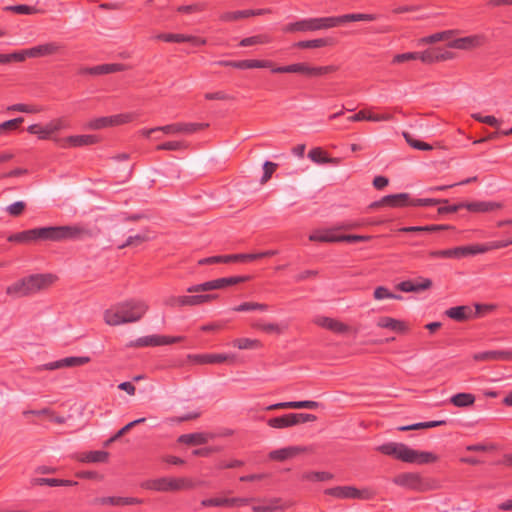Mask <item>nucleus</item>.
Returning a JSON list of instances; mask_svg holds the SVG:
<instances>
[{"instance_id": "f257e3e1", "label": "nucleus", "mask_w": 512, "mask_h": 512, "mask_svg": "<svg viewBox=\"0 0 512 512\" xmlns=\"http://www.w3.org/2000/svg\"><path fill=\"white\" fill-rule=\"evenodd\" d=\"M142 300L131 299L118 303L104 312V321L110 326H118L139 321L148 311Z\"/></svg>"}, {"instance_id": "f03ea898", "label": "nucleus", "mask_w": 512, "mask_h": 512, "mask_svg": "<svg viewBox=\"0 0 512 512\" xmlns=\"http://www.w3.org/2000/svg\"><path fill=\"white\" fill-rule=\"evenodd\" d=\"M376 450L405 463L423 465L434 463L438 460V456L432 452L417 451L403 443L388 442L378 446Z\"/></svg>"}, {"instance_id": "7ed1b4c3", "label": "nucleus", "mask_w": 512, "mask_h": 512, "mask_svg": "<svg viewBox=\"0 0 512 512\" xmlns=\"http://www.w3.org/2000/svg\"><path fill=\"white\" fill-rule=\"evenodd\" d=\"M36 243L62 242L66 240L80 239L84 236H91L90 230L78 225L45 226L33 228Z\"/></svg>"}, {"instance_id": "20e7f679", "label": "nucleus", "mask_w": 512, "mask_h": 512, "mask_svg": "<svg viewBox=\"0 0 512 512\" xmlns=\"http://www.w3.org/2000/svg\"><path fill=\"white\" fill-rule=\"evenodd\" d=\"M54 280L51 274H34L24 277L8 286L6 293L15 297H26L49 287Z\"/></svg>"}, {"instance_id": "39448f33", "label": "nucleus", "mask_w": 512, "mask_h": 512, "mask_svg": "<svg viewBox=\"0 0 512 512\" xmlns=\"http://www.w3.org/2000/svg\"><path fill=\"white\" fill-rule=\"evenodd\" d=\"M141 488L156 492H174L193 487V482L185 477H160L156 479H148L140 484Z\"/></svg>"}, {"instance_id": "423d86ee", "label": "nucleus", "mask_w": 512, "mask_h": 512, "mask_svg": "<svg viewBox=\"0 0 512 512\" xmlns=\"http://www.w3.org/2000/svg\"><path fill=\"white\" fill-rule=\"evenodd\" d=\"M270 69L272 73H297L305 75L307 77H321L336 72L338 70V67L335 65L310 66L306 62H298L286 66L277 67L273 64L272 68Z\"/></svg>"}, {"instance_id": "0eeeda50", "label": "nucleus", "mask_w": 512, "mask_h": 512, "mask_svg": "<svg viewBox=\"0 0 512 512\" xmlns=\"http://www.w3.org/2000/svg\"><path fill=\"white\" fill-rule=\"evenodd\" d=\"M250 279H251L250 275L217 278V279L206 281L204 283L192 285L187 288V292L188 293H199V292H209L212 290L224 289L229 286L247 282Z\"/></svg>"}, {"instance_id": "6e6552de", "label": "nucleus", "mask_w": 512, "mask_h": 512, "mask_svg": "<svg viewBox=\"0 0 512 512\" xmlns=\"http://www.w3.org/2000/svg\"><path fill=\"white\" fill-rule=\"evenodd\" d=\"M330 29L329 16L301 19L283 27L285 33L315 32Z\"/></svg>"}, {"instance_id": "1a4fd4ad", "label": "nucleus", "mask_w": 512, "mask_h": 512, "mask_svg": "<svg viewBox=\"0 0 512 512\" xmlns=\"http://www.w3.org/2000/svg\"><path fill=\"white\" fill-rule=\"evenodd\" d=\"M324 494L337 499H362L370 500L373 498V492L368 489H358L354 486H336L324 490Z\"/></svg>"}, {"instance_id": "9d476101", "label": "nucleus", "mask_w": 512, "mask_h": 512, "mask_svg": "<svg viewBox=\"0 0 512 512\" xmlns=\"http://www.w3.org/2000/svg\"><path fill=\"white\" fill-rule=\"evenodd\" d=\"M137 118V114L133 112L129 113H121L111 116H103L99 118L92 119L88 123V128L91 130H101L107 127L119 126L122 124H126L132 122Z\"/></svg>"}, {"instance_id": "9b49d317", "label": "nucleus", "mask_w": 512, "mask_h": 512, "mask_svg": "<svg viewBox=\"0 0 512 512\" xmlns=\"http://www.w3.org/2000/svg\"><path fill=\"white\" fill-rule=\"evenodd\" d=\"M63 48L64 46L58 42H48L29 49H24L18 51V54L23 56L21 59H19V62L25 61L28 57L39 58L54 55L59 53Z\"/></svg>"}, {"instance_id": "f8f14e48", "label": "nucleus", "mask_w": 512, "mask_h": 512, "mask_svg": "<svg viewBox=\"0 0 512 512\" xmlns=\"http://www.w3.org/2000/svg\"><path fill=\"white\" fill-rule=\"evenodd\" d=\"M215 65L223 67H233L237 69H253V68H272L273 61L271 60H257V59H245V60H219L214 62Z\"/></svg>"}, {"instance_id": "ddd939ff", "label": "nucleus", "mask_w": 512, "mask_h": 512, "mask_svg": "<svg viewBox=\"0 0 512 512\" xmlns=\"http://www.w3.org/2000/svg\"><path fill=\"white\" fill-rule=\"evenodd\" d=\"M55 141L62 148L90 146L99 142L96 135H71L65 138H56Z\"/></svg>"}, {"instance_id": "4468645a", "label": "nucleus", "mask_w": 512, "mask_h": 512, "mask_svg": "<svg viewBox=\"0 0 512 512\" xmlns=\"http://www.w3.org/2000/svg\"><path fill=\"white\" fill-rule=\"evenodd\" d=\"M208 126H209L208 123H174V124H169V125H165L162 127H157V129H161V131L166 134H176V133L192 134L197 131L204 130Z\"/></svg>"}, {"instance_id": "2eb2a0df", "label": "nucleus", "mask_w": 512, "mask_h": 512, "mask_svg": "<svg viewBox=\"0 0 512 512\" xmlns=\"http://www.w3.org/2000/svg\"><path fill=\"white\" fill-rule=\"evenodd\" d=\"M188 360L195 364H220L224 362L234 363L235 356L227 354H189Z\"/></svg>"}, {"instance_id": "dca6fc26", "label": "nucleus", "mask_w": 512, "mask_h": 512, "mask_svg": "<svg viewBox=\"0 0 512 512\" xmlns=\"http://www.w3.org/2000/svg\"><path fill=\"white\" fill-rule=\"evenodd\" d=\"M377 16L375 14L365 13H352L339 16H329L330 28L338 27L348 22L356 21H375Z\"/></svg>"}, {"instance_id": "f3484780", "label": "nucleus", "mask_w": 512, "mask_h": 512, "mask_svg": "<svg viewBox=\"0 0 512 512\" xmlns=\"http://www.w3.org/2000/svg\"><path fill=\"white\" fill-rule=\"evenodd\" d=\"M91 361L89 356H70L44 365L46 370L83 366Z\"/></svg>"}, {"instance_id": "a211bd4d", "label": "nucleus", "mask_w": 512, "mask_h": 512, "mask_svg": "<svg viewBox=\"0 0 512 512\" xmlns=\"http://www.w3.org/2000/svg\"><path fill=\"white\" fill-rule=\"evenodd\" d=\"M124 70L123 64L112 63V64H101L93 67H82L78 70L79 75H106Z\"/></svg>"}, {"instance_id": "6ab92c4d", "label": "nucleus", "mask_w": 512, "mask_h": 512, "mask_svg": "<svg viewBox=\"0 0 512 512\" xmlns=\"http://www.w3.org/2000/svg\"><path fill=\"white\" fill-rule=\"evenodd\" d=\"M473 360L476 362H491V361H512V350H490L473 354Z\"/></svg>"}, {"instance_id": "aec40b11", "label": "nucleus", "mask_w": 512, "mask_h": 512, "mask_svg": "<svg viewBox=\"0 0 512 512\" xmlns=\"http://www.w3.org/2000/svg\"><path fill=\"white\" fill-rule=\"evenodd\" d=\"M218 299L219 294L208 293L189 296H178L176 301H178V306H198Z\"/></svg>"}, {"instance_id": "412c9836", "label": "nucleus", "mask_w": 512, "mask_h": 512, "mask_svg": "<svg viewBox=\"0 0 512 512\" xmlns=\"http://www.w3.org/2000/svg\"><path fill=\"white\" fill-rule=\"evenodd\" d=\"M484 37L481 35H470L454 39L448 43L449 48L460 50H471L483 44Z\"/></svg>"}, {"instance_id": "4be33fe9", "label": "nucleus", "mask_w": 512, "mask_h": 512, "mask_svg": "<svg viewBox=\"0 0 512 512\" xmlns=\"http://www.w3.org/2000/svg\"><path fill=\"white\" fill-rule=\"evenodd\" d=\"M93 503L100 505L127 506L142 504L143 500L135 497L107 496L95 498Z\"/></svg>"}, {"instance_id": "5701e85b", "label": "nucleus", "mask_w": 512, "mask_h": 512, "mask_svg": "<svg viewBox=\"0 0 512 512\" xmlns=\"http://www.w3.org/2000/svg\"><path fill=\"white\" fill-rule=\"evenodd\" d=\"M159 40H162L167 43H182V42H191L195 46L205 45L206 39L189 36L184 34H174V33H163L159 34L156 37Z\"/></svg>"}, {"instance_id": "b1692460", "label": "nucleus", "mask_w": 512, "mask_h": 512, "mask_svg": "<svg viewBox=\"0 0 512 512\" xmlns=\"http://www.w3.org/2000/svg\"><path fill=\"white\" fill-rule=\"evenodd\" d=\"M377 326L383 329H389L398 334L408 332L409 326L405 321L398 320L389 316H382L377 321Z\"/></svg>"}, {"instance_id": "393cba45", "label": "nucleus", "mask_w": 512, "mask_h": 512, "mask_svg": "<svg viewBox=\"0 0 512 512\" xmlns=\"http://www.w3.org/2000/svg\"><path fill=\"white\" fill-rule=\"evenodd\" d=\"M445 315L457 322H465L474 319L475 313L468 305L454 306L445 311Z\"/></svg>"}, {"instance_id": "a878e982", "label": "nucleus", "mask_w": 512, "mask_h": 512, "mask_svg": "<svg viewBox=\"0 0 512 512\" xmlns=\"http://www.w3.org/2000/svg\"><path fill=\"white\" fill-rule=\"evenodd\" d=\"M315 323L318 326L330 330L336 334H344L350 330L349 326L345 323L330 317H318L315 320Z\"/></svg>"}, {"instance_id": "bb28decb", "label": "nucleus", "mask_w": 512, "mask_h": 512, "mask_svg": "<svg viewBox=\"0 0 512 512\" xmlns=\"http://www.w3.org/2000/svg\"><path fill=\"white\" fill-rule=\"evenodd\" d=\"M464 208L472 213H486L502 208V204L493 201L464 202Z\"/></svg>"}, {"instance_id": "cd10ccee", "label": "nucleus", "mask_w": 512, "mask_h": 512, "mask_svg": "<svg viewBox=\"0 0 512 512\" xmlns=\"http://www.w3.org/2000/svg\"><path fill=\"white\" fill-rule=\"evenodd\" d=\"M432 287V281L429 278H421L420 282L405 280L400 282L396 288L402 292H420Z\"/></svg>"}, {"instance_id": "c85d7f7f", "label": "nucleus", "mask_w": 512, "mask_h": 512, "mask_svg": "<svg viewBox=\"0 0 512 512\" xmlns=\"http://www.w3.org/2000/svg\"><path fill=\"white\" fill-rule=\"evenodd\" d=\"M335 41L331 37H325V38H317V39H311V40H301L293 44V47L299 48V49H315V48H322L326 46H332L334 45Z\"/></svg>"}, {"instance_id": "c756f323", "label": "nucleus", "mask_w": 512, "mask_h": 512, "mask_svg": "<svg viewBox=\"0 0 512 512\" xmlns=\"http://www.w3.org/2000/svg\"><path fill=\"white\" fill-rule=\"evenodd\" d=\"M304 451V448L297 446L285 447L273 450L269 453V458L274 461H285Z\"/></svg>"}, {"instance_id": "7c9ffc66", "label": "nucleus", "mask_w": 512, "mask_h": 512, "mask_svg": "<svg viewBox=\"0 0 512 512\" xmlns=\"http://www.w3.org/2000/svg\"><path fill=\"white\" fill-rule=\"evenodd\" d=\"M108 458L109 453L102 450L84 452L76 456V459L83 463H105Z\"/></svg>"}, {"instance_id": "2f4dec72", "label": "nucleus", "mask_w": 512, "mask_h": 512, "mask_svg": "<svg viewBox=\"0 0 512 512\" xmlns=\"http://www.w3.org/2000/svg\"><path fill=\"white\" fill-rule=\"evenodd\" d=\"M209 434L203 432L182 434L178 437V442L186 445H202L209 441Z\"/></svg>"}, {"instance_id": "473e14b6", "label": "nucleus", "mask_w": 512, "mask_h": 512, "mask_svg": "<svg viewBox=\"0 0 512 512\" xmlns=\"http://www.w3.org/2000/svg\"><path fill=\"white\" fill-rule=\"evenodd\" d=\"M421 482V477L417 473L406 472L395 477L394 483L400 486L416 488Z\"/></svg>"}, {"instance_id": "72a5a7b5", "label": "nucleus", "mask_w": 512, "mask_h": 512, "mask_svg": "<svg viewBox=\"0 0 512 512\" xmlns=\"http://www.w3.org/2000/svg\"><path fill=\"white\" fill-rule=\"evenodd\" d=\"M290 507V504L283 502L281 498H272L268 505L254 506V512H275L284 511Z\"/></svg>"}, {"instance_id": "f704fd0d", "label": "nucleus", "mask_w": 512, "mask_h": 512, "mask_svg": "<svg viewBox=\"0 0 512 512\" xmlns=\"http://www.w3.org/2000/svg\"><path fill=\"white\" fill-rule=\"evenodd\" d=\"M7 240L19 244H37L33 228L11 234Z\"/></svg>"}, {"instance_id": "c9c22d12", "label": "nucleus", "mask_w": 512, "mask_h": 512, "mask_svg": "<svg viewBox=\"0 0 512 512\" xmlns=\"http://www.w3.org/2000/svg\"><path fill=\"white\" fill-rule=\"evenodd\" d=\"M485 253L482 244L454 247V258L460 259L467 256Z\"/></svg>"}, {"instance_id": "e433bc0d", "label": "nucleus", "mask_w": 512, "mask_h": 512, "mask_svg": "<svg viewBox=\"0 0 512 512\" xmlns=\"http://www.w3.org/2000/svg\"><path fill=\"white\" fill-rule=\"evenodd\" d=\"M475 395L472 393H457L450 398L451 404L455 407L466 408L472 406L475 402Z\"/></svg>"}, {"instance_id": "4c0bfd02", "label": "nucleus", "mask_w": 512, "mask_h": 512, "mask_svg": "<svg viewBox=\"0 0 512 512\" xmlns=\"http://www.w3.org/2000/svg\"><path fill=\"white\" fill-rule=\"evenodd\" d=\"M267 423L272 428L282 429L295 426V419L292 417V413H289L279 417L270 418Z\"/></svg>"}, {"instance_id": "58836bf2", "label": "nucleus", "mask_w": 512, "mask_h": 512, "mask_svg": "<svg viewBox=\"0 0 512 512\" xmlns=\"http://www.w3.org/2000/svg\"><path fill=\"white\" fill-rule=\"evenodd\" d=\"M450 226L443 224H431L426 226H407L401 228L399 231L403 233H411V232H437L441 230L449 229Z\"/></svg>"}, {"instance_id": "ea45409f", "label": "nucleus", "mask_w": 512, "mask_h": 512, "mask_svg": "<svg viewBox=\"0 0 512 512\" xmlns=\"http://www.w3.org/2000/svg\"><path fill=\"white\" fill-rule=\"evenodd\" d=\"M410 206L413 207V198H411L409 193H399L391 195V208H403Z\"/></svg>"}, {"instance_id": "a19ab883", "label": "nucleus", "mask_w": 512, "mask_h": 512, "mask_svg": "<svg viewBox=\"0 0 512 512\" xmlns=\"http://www.w3.org/2000/svg\"><path fill=\"white\" fill-rule=\"evenodd\" d=\"M232 345L240 350L259 349L262 347L260 340L250 338H237L233 340Z\"/></svg>"}, {"instance_id": "79ce46f5", "label": "nucleus", "mask_w": 512, "mask_h": 512, "mask_svg": "<svg viewBox=\"0 0 512 512\" xmlns=\"http://www.w3.org/2000/svg\"><path fill=\"white\" fill-rule=\"evenodd\" d=\"M334 230H335V228L333 230L326 231L324 233H313L309 236V240L315 241V242H330V243L342 242V240L340 239V235H336L333 233Z\"/></svg>"}, {"instance_id": "37998d69", "label": "nucleus", "mask_w": 512, "mask_h": 512, "mask_svg": "<svg viewBox=\"0 0 512 512\" xmlns=\"http://www.w3.org/2000/svg\"><path fill=\"white\" fill-rule=\"evenodd\" d=\"M132 347H156L160 346V335H149L131 342Z\"/></svg>"}, {"instance_id": "c03bdc74", "label": "nucleus", "mask_w": 512, "mask_h": 512, "mask_svg": "<svg viewBox=\"0 0 512 512\" xmlns=\"http://www.w3.org/2000/svg\"><path fill=\"white\" fill-rule=\"evenodd\" d=\"M270 42H271L270 36H268L266 34H259V35H254V36L243 38L240 41L239 46L248 47V46L259 45V44H268Z\"/></svg>"}, {"instance_id": "a18cd8bd", "label": "nucleus", "mask_w": 512, "mask_h": 512, "mask_svg": "<svg viewBox=\"0 0 512 512\" xmlns=\"http://www.w3.org/2000/svg\"><path fill=\"white\" fill-rule=\"evenodd\" d=\"M249 17H250L249 9H247V10L224 12L219 16V19L223 22H234V21L246 19Z\"/></svg>"}, {"instance_id": "49530a36", "label": "nucleus", "mask_w": 512, "mask_h": 512, "mask_svg": "<svg viewBox=\"0 0 512 512\" xmlns=\"http://www.w3.org/2000/svg\"><path fill=\"white\" fill-rule=\"evenodd\" d=\"M23 122V117H17L0 123V135L19 129Z\"/></svg>"}, {"instance_id": "de8ad7c7", "label": "nucleus", "mask_w": 512, "mask_h": 512, "mask_svg": "<svg viewBox=\"0 0 512 512\" xmlns=\"http://www.w3.org/2000/svg\"><path fill=\"white\" fill-rule=\"evenodd\" d=\"M27 131L30 134L37 135L41 140L49 139L51 136V130L49 129L48 124L45 127H42L39 124H32L28 126Z\"/></svg>"}, {"instance_id": "09e8293b", "label": "nucleus", "mask_w": 512, "mask_h": 512, "mask_svg": "<svg viewBox=\"0 0 512 512\" xmlns=\"http://www.w3.org/2000/svg\"><path fill=\"white\" fill-rule=\"evenodd\" d=\"M403 136H404L406 142L414 149L423 150V151H428V150L433 149V147L430 144L413 138L412 135L409 134L408 132H403Z\"/></svg>"}, {"instance_id": "8fccbe9b", "label": "nucleus", "mask_w": 512, "mask_h": 512, "mask_svg": "<svg viewBox=\"0 0 512 512\" xmlns=\"http://www.w3.org/2000/svg\"><path fill=\"white\" fill-rule=\"evenodd\" d=\"M456 33H457L456 30H446V31H442V32H437V33H434L432 35L425 37L423 39V41L425 43H436L438 41L450 39L451 36H453Z\"/></svg>"}, {"instance_id": "3c124183", "label": "nucleus", "mask_w": 512, "mask_h": 512, "mask_svg": "<svg viewBox=\"0 0 512 512\" xmlns=\"http://www.w3.org/2000/svg\"><path fill=\"white\" fill-rule=\"evenodd\" d=\"M4 10L11 11L16 14H25V15L35 14L38 12V9L36 7L25 5V4L6 6L4 8Z\"/></svg>"}, {"instance_id": "603ef678", "label": "nucleus", "mask_w": 512, "mask_h": 512, "mask_svg": "<svg viewBox=\"0 0 512 512\" xmlns=\"http://www.w3.org/2000/svg\"><path fill=\"white\" fill-rule=\"evenodd\" d=\"M418 60L425 64H433L438 62L437 57V48L436 49H427L423 52H417Z\"/></svg>"}, {"instance_id": "864d4df0", "label": "nucleus", "mask_w": 512, "mask_h": 512, "mask_svg": "<svg viewBox=\"0 0 512 512\" xmlns=\"http://www.w3.org/2000/svg\"><path fill=\"white\" fill-rule=\"evenodd\" d=\"M187 148L184 141H167L156 146V150L178 151Z\"/></svg>"}, {"instance_id": "5fc2aeb1", "label": "nucleus", "mask_w": 512, "mask_h": 512, "mask_svg": "<svg viewBox=\"0 0 512 512\" xmlns=\"http://www.w3.org/2000/svg\"><path fill=\"white\" fill-rule=\"evenodd\" d=\"M252 327L254 329L261 330L265 333H276L280 334L282 332L280 326L276 323H262V322H255L252 324Z\"/></svg>"}, {"instance_id": "6e6d98bb", "label": "nucleus", "mask_w": 512, "mask_h": 512, "mask_svg": "<svg viewBox=\"0 0 512 512\" xmlns=\"http://www.w3.org/2000/svg\"><path fill=\"white\" fill-rule=\"evenodd\" d=\"M373 296L376 300H382V299H386V298H389V299H397V300H401L402 299V296L401 295H397V294H393L391 293L388 288L384 287V286H378L375 290H374V293H373Z\"/></svg>"}, {"instance_id": "4d7b16f0", "label": "nucleus", "mask_w": 512, "mask_h": 512, "mask_svg": "<svg viewBox=\"0 0 512 512\" xmlns=\"http://www.w3.org/2000/svg\"><path fill=\"white\" fill-rule=\"evenodd\" d=\"M333 474L325 471H314L304 475V478L310 481H328L333 479Z\"/></svg>"}, {"instance_id": "13d9d810", "label": "nucleus", "mask_w": 512, "mask_h": 512, "mask_svg": "<svg viewBox=\"0 0 512 512\" xmlns=\"http://www.w3.org/2000/svg\"><path fill=\"white\" fill-rule=\"evenodd\" d=\"M256 498L249 497H232L227 498V508L240 507L248 505L249 503L256 501Z\"/></svg>"}, {"instance_id": "bf43d9fd", "label": "nucleus", "mask_w": 512, "mask_h": 512, "mask_svg": "<svg viewBox=\"0 0 512 512\" xmlns=\"http://www.w3.org/2000/svg\"><path fill=\"white\" fill-rule=\"evenodd\" d=\"M26 209V203L17 201L6 207V211L13 217H18L23 214Z\"/></svg>"}, {"instance_id": "052dcab7", "label": "nucleus", "mask_w": 512, "mask_h": 512, "mask_svg": "<svg viewBox=\"0 0 512 512\" xmlns=\"http://www.w3.org/2000/svg\"><path fill=\"white\" fill-rule=\"evenodd\" d=\"M148 240V236L146 234H137L135 236H129L126 241L119 246L120 249H123L128 246H137Z\"/></svg>"}, {"instance_id": "680f3d73", "label": "nucleus", "mask_w": 512, "mask_h": 512, "mask_svg": "<svg viewBox=\"0 0 512 512\" xmlns=\"http://www.w3.org/2000/svg\"><path fill=\"white\" fill-rule=\"evenodd\" d=\"M327 153L321 147H315L308 153V157L315 163L324 164Z\"/></svg>"}, {"instance_id": "e2e57ef3", "label": "nucleus", "mask_w": 512, "mask_h": 512, "mask_svg": "<svg viewBox=\"0 0 512 512\" xmlns=\"http://www.w3.org/2000/svg\"><path fill=\"white\" fill-rule=\"evenodd\" d=\"M277 166L278 165L276 163L271 161H266L263 164V175L261 177L262 184L266 183L272 177V174L276 171Z\"/></svg>"}, {"instance_id": "0e129e2a", "label": "nucleus", "mask_w": 512, "mask_h": 512, "mask_svg": "<svg viewBox=\"0 0 512 512\" xmlns=\"http://www.w3.org/2000/svg\"><path fill=\"white\" fill-rule=\"evenodd\" d=\"M227 503L226 497H214L201 501V505L205 507H227Z\"/></svg>"}, {"instance_id": "69168bd1", "label": "nucleus", "mask_w": 512, "mask_h": 512, "mask_svg": "<svg viewBox=\"0 0 512 512\" xmlns=\"http://www.w3.org/2000/svg\"><path fill=\"white\" fill-rule=\"evenodd\" d=\"M445 420H436V421H428V422H418L409 425L411 430H419V429H427V428H434L437 426L445 425Z\"/></svg>"}, {"instance_id": "338daca9", "label": "nucleus", "mask_w": 512, "mask_h": 512, "mask_svg": "<svg viewBox=\"0 0 512 512\" xmlns=\"http://www.w3.org/2000/svg\"><path fill=\"white\" fill-rule=\"evenodd\" d=\"M340 239L342 242L355 243V242H368L373 239V236L370 235H340Z\"/></svg>"}, {"instance_id": "774afa93", "label": "nucleus", "mask_w": 512, "mask_h": 512, "mask_svg": "<svg viewBox=\"0 0 512 512\" xmlns=\"http://www.w3.org/2000/svg\"><path fill=\"white\" fill-rule=\"evenodd\" d=\"M320 403L312 400L292 401V409H317Z\"/></svg>"}]
</instances>
